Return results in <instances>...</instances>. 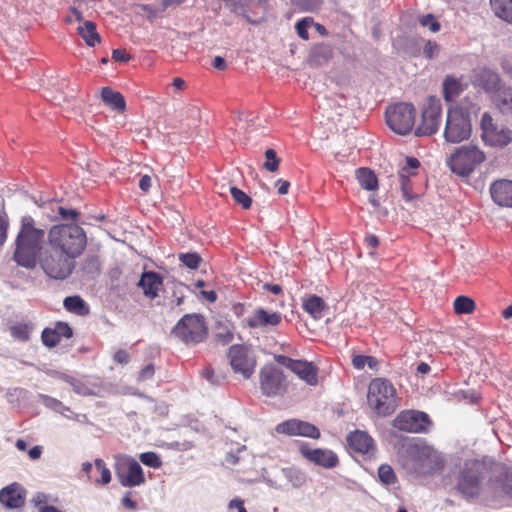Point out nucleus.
<instances>
[{
  "instance_id": "f257e3e1",
  "label": "nucleus",
  "mask_w": 512,
  "mask_h": 512,
  "mask_svg": "<svg viewBox=\"0 0 512 512\" xmlns=\"http://www.w3.org/2000/svg\"><path fill=\"white\" fill-rule=\"evenodd\" d=\"M486 467L476 460L467 461L457 475L456 489L466 500L490 503L499 500L498 482L486 478Z\"/></svg>"
},
{
  "instance_id": "f03ea898",
  "label": "nucleus",
  "mask_w": 512,
  "mask_h": 512,
  "mask_svg": "<svg viewBox=\"0 0 512 512\" xmlns=\"http://www.w3.org/2000/svg\"><path fill=\"white\" fill-rule=\"evenodd\" d=\"M45 234L44 229L36 227L31 216L22 217L14 251V260L18 265L27 269L35 268L37 258L42 252Z\"/></svg>"
},
{
  "instance_id": "7ed1b4c3",
  "label": "nucleus",
  "mask_w": 512,
  "mask_h": 512,
  "mask_svg": "<svg viewBox=\"0 0 512 512\" xmlns=\"http://www.w3.org/2000/svg\"><path fill=\"white\" fill-rule=\"evenodd\" d=\"M49 247L63 251L78 258L84 251L87 238L84 230L76 223H60L53 225L48 233Z\"/></svg>"
},
{
  "instance_id": "20e7f679",
  "label": "nucleus",
  "mask_w": 512,
  "mask_h": 512,
  "mask_svg": "<svg viewBox=\"0 0 512 512\" xmlns=\"http://www.w3.org/2000/svg\"><path fill=\"white\" fill-rule=\"evenodd\" d=\"M409 469L417 475H432L443 470L445 460L440 452L425 442H415L408 446Z\"/></svg>"
},
{
  "instance_id": "39448f33",
  "label": "nucleus",
  "mask_w": 512,
  "mask_h": 512,
  "mask_svg": "<svg viewBox=\"0 0 512 512\" xmlns=\"http://www.w3.org/2000/svg\"><path fill=\"white\" fill-rule=\"evenodd\" d=\"M367 402L369 407L379 416L392 414L397 408L393 385L382 378L372 380L368 387Z\"/></svg>"
},
{
  "instance_id": "423d86ee",
  "label": "nucleus",
  "mask_w": 512,
  "mask_h": 512,
  "mask_svg": "<svg viewBox=\"0 0 512 512\" xmlns=\"http://www.w3.org/2000/svg\"><path fill=\"white\" fill-rule=\"evenodd\" d=\"M38 259L44 273L55 280L68 278L76 263L75 257L49 246L39 254Z\"/></svg>"
},
{
  "instance_id": "0eeeda50",
  "label": "nucleus",
  "mask_w": 512,
  "mask_h": 512,
  "mask_svg": "<svg viewBox=\"0 0 512 512\" xmlns=\"http://www.w3.org/2000/svg\"><path fill=\"white\" fill-rule=\"evenodd\" d=\"M486 160L485 153L474 144L462 145L447 159V165L458 176H469Z\"/></svg>"
},
{
  "instance_id": "6e6552de",
  "label": "nucleus",
  "mask_w": 512,
  "mask_h": 512,
  "mask_svg": "<svg viewBox=\"0 0 512 512\" xmlns=\"http://www.w3.org/2000/svg\"><path fill=\"white\" fill-rule=\"evenodd\" d=\"M172 334L187 345H196L206 339L208 329L202 315L186 314L173 328Z\"/></svg>"
},
{
  "instance_id": "1a4fd4ad",
  "label": "nucleus",
  "mask_w": 512,
  "mask_h": 512,
  "mask_svg": "<svg viewBox=\"0 0 512 512\" xmlns=\"http://www.w3.org/2000/svg\"><path fill=\"white\" fill-rule=\"evenodd\" d=\"M469 113L462 106H451L447 111L444 138L450 143H459L471 135Z\"/></svg>"
},
{
  "instance_id": "9d476101",
  "label": "nucleus",
  "mask_w": 512,
  "mask_h": 512,
  "mask_svg": "<svg viewBox=\"0 0 512 512\" xmlns=\"http://www.w3.org/2000/svg\"><path fill=\"white\" fill-rule=\"evenodd\" d=\"M416 111L412 104L398 103L386 110V123L391 130L400 135L408 134L415 124Z\"/></svg>"
},
{
  "instance_id": "9b49d317",
  "label": "nucleus",
  "mask_w": 512,
  "mask_h": 512,
  "mask_svg": "<svg viewBox=\"0 0 512 512\" xmlns=\"http://www.w3.org/2000/svg\"><path fill=\"white\" fill-rule=\"evenodd\" d=\"M481 138L492 147H504L512 141V131L494 123L493 118L485 112L480 121Z\"/></svg>"
},
{
  "instance_id": "f8f14e48",
  "label": "nucleus",
  "mask_w": 512,
  "mask_h": 512,
  "mask_svg": "<svg viewBox=\"0 0 512 512\" xmlns=\"http://www.w3.org/2000/svg\"><path fill=\"white\" fill-rule=\"evenodd\" d=\"M260 389L267 397L283 395L287 381L283 371L274 365H265L260 370Z\"/></svg>"
},
{
  "instance_id": "ddd939ff",
  "label": "nucleus",
  "mask_w": 512,
  "mask_h": 512,
  "mask_svg": "<svg viewBox=\"0 0 512 512\" xmlns=\"http://www.w3.org/2000/svg\"><path fill=\"white\" fill-rule=\"evenodd\" d=\"M393 426L408 433H426L431 426V420L424 412L407 410L396 416Z\"/></svg>"
},
{
  "instance_id": "4468645a",
  "label": "nucleus",
  "mask_w": 512,
  "mask_h": 512,
  "mask_svg": "<svg viewBox=\"0 0 512 512\" xmlns=\"http://www.w3.org/2000/svg\"><path fill=\"white\" fill-rule=\"evenodd\" d=\"M230 365L235 373H240L244 379H249L254 373L256 359L244 345H233L228 350Z\"/></svg>"
},
{
  "instance_id": "2eb2a0df",
  "label": "nucleus",
  "mask_w": 512,
  "mask_h": 512,
  "mask_svg": "<svg viewBox=\"0 0 512 512\" xmlns=\"http://www.w3.org/2000/svg\"><path fill=\"white\" fill-rule=\"evenodd\" d=\"M441 102L435 97H430L427 105L422 111V120L417 127L415 134L417 136H430L435 134L441 122Z\"/></svg>"
},
{
  "instance_id": "dca6fc26",
  "label": "nucleus",
  "mask_w": 512,
  "mask_h": 512,
  "mask_svg": "<svg viewBox=\"0 0 512 512\" xmlns=\"http://www.w3.org/2000/svg\"><path fill=\"white\" fill-rule=\"evenodd\" d=\"M116 475L124 487L139 486L145 482L142 467L130 457L123 458L117 463Z\"/></svg>"
},
{
  "instance_id": "f3484780",
  "label": "nucleus",
  "mask_w": 512,
  "mask_h": 512,
  "mask_svg": "<svg viewBox=\"0 0 512 512\" xmlns=\"http://www.w3.org/2000/svg\"><path fill=\"white\" fill-rule=\"evenodd\" d=\"M277 363L287 367L294 372L300 379L309 385H316L318 382V368L311 362L304 360H294L285 355H275Z\"/></svg>"
},
{
  "instance_id": "a211bd4d",
  "label": "nucleus",
  "mask_w": 512,
  "mask_h": 512,
  "mask_svg": "<svg viewBox=\"0 0 512 512\" xmlns=\"http://www.w3.org/2000/svg\"><path fill=\"white\" fill-rule=\"evenodd\" d=\"M276 431L289 436H303L313 439L320 437V431L315 425L298 419H290L279 423L276 426Z\"/></svg>"
},
{
  "instance_id": "6ab92c4d",
  "label": "nucleus",
  "mask_w": 512,
  "mask_h": 512,
  "mask_svg": "<svg viewBox=\"0 0 512 512\" xmlns=\"http://www.w3.org/2000/svg\"><path fill=\"white\" fill-rule=\"evenodd\" d=\"M300 453L307 460L324 468H334L338 464V457L331 450L327 449H311L307 444L300 446Z\"/></svg>"
},
{
  "instance_id": "aec40b11",
  "label": "nucleus",
  "mask_w": 512,
  "mask_h": 512,
  "mask_svg": "<svg viewBox=\"0 0 512 512\" xmlns=\"http://www.w3.org/2000/svg\"><path fill=\"white\" fill-rule=\"evenodd\" d=\"M490 194L493 201L503 207H512V181L500 179L490 186Z\"/></svg>"
},
{
  "instance_id": "412c9836",
  "label": "nucleus",
  "mask_w": 512,
  "mask_h": 512,
  "mask_svg": "<svg viewBox=\"0 0 512 512\" xmlns=\"http://www.w3.org/2000/svg\"><path fill=\"white\" fill-rule=\"evenodd\" d=\"M24 501V490L18 483H12L0 491V502L8 508H19Z\"/></svg>"
},
{
  "instance_id": "4be33fe9",
  "label": "nucleus",
  "mask_w": 512,
  "mask_h": 512,
  "mask_svg": "<svg viewBox=\"0 0 512 512\" xmlns=\"http://www.w3.org/2000/svg\"><path fill=\"white\" fill-rule=\"evenodd\" d=\"M282 320V315L278 312H269L263 308L256 309L252 316L248 318V325L252 328L277 326Z\"/></svg>"
},
{
  "instance_id": "5701e85b",
  "label": "nucleus",
  "mask_w": 512,
  "mask_h": 512,
  "mask_svg": "<svg viewBox=\"0 0 512 512\" xmlns=\"http://www.w3.org/2000/svg\"><path fill=\"white\" fill-rule=\"evenodd\" d=\"M475 84L492 95L502 86L499 75L490 69L480 70L476 74Z\"/></svg>"
},
{
  "instance_id": "b1692460",
  "label": "nucleus",
  "mask_w": 512,
  "mask_h": 512,
  "mask_svg": "<svg viewBox=\"0 0 512 512\" xmlns=\"http://www.w3.org/2000/svg\"><path fill=\"white\" fill-rule=\"evenodd\" d=\"M347 442L352 450L361 454H367L374 450L373 439L363 431L350 433L347 438Z\"/></svg>"
},
{
  "instance_id": "393cba45",
  "label": "nucleus",
  "mask_w": 512,
  "mask_h": 512,
  "mask_svg": "<svg viewBox=\"0 0 512 512\" xmlns=\"http://www.w3.org/2000/svg\"><path fill=\"white\" fill-rule=\"evenodd\" d=\"M138 285L142 288L145 296L155 298L162 286V278L155 272H144Z\"/></svg>"
},
{
  "instance_id": "a878e982",
  "label": "nucleus",
  "mask_w": 512,
  "mask_h": 512,
  "mask_svg": "<svg viewBox=\"0 0 512 512\" xmlns=\"http://www.w3.org/2000/svg\"><path fill=\"white\" fill-rule=\"evenodd\" d=\"M492 99L503 114L512 115V88L502 85L492 95Z\"/></svg>"
},
{
  "instance_id": "bb28decb",
  "label": "nucleus",
  "mask_w": 512,
  "mask_h": 512,
  "mask_svg": "<svg viewBox=\"0 0 512 512\" xmlns=\"http://www.w3.org/2000/svg\"><path fill=\"white\" fill-rule=\"evenodd\" d=\"M303 309L314 319H321L328 306L324 300L317 295H310L303 299Z\"/></svg>"
},
{
  "instance_id": "cd10ccee",
  "label": "nucleus",
  "mask_w": 512,
  "mask_h": 512,
  "mask_svg": "<svg viewBox=\"0 0 512 512\" xmlns=\"http://www.w3.org/2000/svg\"><path fill=\"white\" fill-rule=\"evenodd\" d=\"M102 101L118 112H123L126 108V103L123 95L117 91H114L110 87H104L101 91Z\"/></svg>"
},
{
  "instance_id": "c85d7f7f",
  "label": "nucleus",
  "mask_w": 512,
  "mask_h": 512,
  "mask_svg": "<svg viewBox=\"0 0 512 512\" xmlns=\"http://www.w3.org/2000/svg\"><path fill=\"white\" fill-rule=\"evenodd\" d=\"M77 31L85 43L90 47H94L101 41L100 35L96 31V25L92 21H84L83 25H80L77 28Z\"/></svg>"
},
{
  "instance_id": "c756f323",
  "label": "nucleus",
  "mask_w": 512,
  "mask_h": 512,
  "mask_svg": "<svg viewBox=\"0 0 512 512\" xmlns=\"http://www.w3.org/2000/svg\"><path fill=\"white\" fill-rule=\"evenodd\" d=\"M490 4L498 18L512 24V0H490Z\"/></svg>"
},
{
  "instance_id": "7c9ffc66",
  "label": "nucleus",
  "mask_w": 512,
  "mask_h": 512,
  "mask_svg": "<svg viewBox=\"0 0 512 512\" xmlns=\"http://www.w3.org/2000/svg\"><path fill=\"white\" fill-rule=\"evenodd\" d=\"M462 91L463 87L458 79L446 76L443 82V96L446 101L452 102Z\"/></svg>"
},
{
  "instance_id": "2f4dec72",
  "label": "nucleus",
  "mask_w": 512,
  "mask_h": 512,
  "mask_svg": "<svg viewBox=\"0 0 512 512\" xmlns=\"http://www.w3.org/2000/svg\"><path fill=\"white\" fill-rule=\"evenodd\" d=\"M498 482V490L500 492L499 499L503 495L512 498V469H503L498 476L493 479Z\"/></svg>"
},
{
  "instance_id": "473e14b6",
  "label": "nucleus",
  "mask_w": 512,
  "mask_h": 512,
  "mask_svg": "<svg viewBox=\"0 0 512 512\" xmlns=\"http://www.w3.org/2000/svg\"><path fill=\"white\" fill-rule=\"evenodd\" d=\"M64 307L74 314L85 316L89 314V307L80 296H68L64 299Z\"/></svg>"
},
{
  "instance_id": "72a5a7b5",
  "label": "nucleus",
  "mask_w": 512,
  "mask_h": 512,
  "mask_svg": "<svg viewBox=\"0 0 512 512\" xmlns=\"http://www.w3.org/2000/svg\"><path fill=\"white\" fill-rule=\"evenodd\" d=\"M360 186L366 190H376L378 188V180L375 173L369 168H359L356 172Z\"/></svg>"
},
{
  "instance_id": "f704fd0d",
  "label": "nucleus",
  "mask_w": 512,
  "mask_h": 512,
  "mask_svg": "<svg viewBox=\"0 0 512 512\" xmlns=\"http://www.w3.org/2000/svg\"><path fill=\"white\" fill-rule=\"evenodd\" d=\"M332 54L330 46L325 44L317 45L310 53L309 62L314 66L322 65L324 62L331 59Z\"/></svg>"
},
{
  "instance_id": "c9c22d12",
  "label": "nucleus",
  "mask_w": 512,
  "mask_h": 512,
  "mask_svg": "<svg viewBox=\"0 0 512 512\" xmlns=\"http://www.w3.org/2000/svg\"><path fill=\"white\" fill-rule=\"evenodd\" d=\"M52 210L57 211L59 217H54L53 220H61L65 223H76L78 221V217L80 216V213L76 209L72 208H65L61 205H59L57 202H51Z\"/></svg>"
},
{
  "instance_id": "e433bc0d",
  "label": "nucleus",
  "mask_w": 512,
  "mask_h": 512,
  "mask_svg": "<svg viewBox=\"0 0 512 512\" xmlns=\"http://www.w3.org/2000/svg\"><path fill=\"white\" fill-rule=\"evenodd\" d=\"M100 260L97 255L88 254L82 261L81 269L89 277H95L100 272Z\"/></svg>"
},
{
  "instance_id": "4c0bfd02",
  "label": "nucleus",
  "mask_w": 512,
  "mask_h": 512,
  "mask_svg": "<svg viewBox=\"0 0 512 512\" xmlns=\"http://www.w3.org/2000/svg\"><path fill=\"white\" fill-rule=\"evenodd\" d=\"M475 310V302L466 296H459L454 301V311L457 314H470Z\"/></svg>"
},
{
  "instance_id": "58836bf2",
  "label": "nucleus",
  "mask_w": 512,
  "mask_h": 512,
  "mask_svg": "<svg viewBox=\"0 0 512 512\" xmlns=\"http://www.w3.org/2000/svg\"><path fill=\"white\" fill-rule=\"evenodd\" d=\"M378 477L379 480L385 485H392L397 481V477L393 468L387 464H383L379 467Z\"/></svg>"
},
{
  "instance_id": "ea45409f",
  "label": "nucleus",
  "mask_w": 512,
  "mask_h": 512,
  "mask_svg": "<svg viewBox=\"0 0 512 512\" xmlns=\"http://www.w3.org/2000/svg\"><path fill=\"white\" fill-rule=\"evenodd\" d=\"M230 193H231L234 201L237 204L241 205L242 208L249 209L251 207L252 199L244 191L233 186V187H230Z\"/></svg>"
},
{
  "instance_id": "a19ab883",
  "label": "nucleus",
  "mask_w": 512,
  "mask_h": 512,
  "mask_svg": "<svg viewBox=\"0 0 512 512\" xmlns=\"http://www.w3.org/2000/svg\"><path fill=\"white\" fill-rule=\"evenodd\" d=\"M399 181L403 197L407 201L415 199L417 197V194L413 192L411 180L408 179V176L405 173L400 175Z\"/></svg>"
},
{
  "instance_id": "79ce46f5",
  "label": "nucleus",
  "mask_w": 512,
  "mask_h": 512,
  "mask_svg": "<svg viewBox=\"0 0 512 512\" xmlns=\"http://www.w3.org/2000/svg\"><path fill=\"white\" fill-rule=\"evenodd\" d=\"M95 467L100 472V475H101V478L100 479H96L95 483L102 484V485H107L108 483H110V481H111V472L106 467L105 462L102 459L98 458V459L95 460Z\"/></svg>"
},
{
  "instance_id": "37998d69",
  "label": "nucleus",
  "mask_w": 512,
  "mask_h": 512,
  "mask_svg": "<svg viewBox=\"0 0 512 512\" xmlns=\"http://www.w3.org/2000/svg\"><path fill=\"white\" fill-rule=\"evenodd\" d=\"M179 260L190 269H197L202 261L198 253H182Z\"/></svg>"
},
{
  "instance_id": "c03bdc74",
  "label": "nucleus",
  "mask_w": 512,
  "mask_h": 512,
  "mask_svg": "<svg viewBox=\"0 0 512 512\" xmlns=\"http://www.w3.org/2000/svg\"><path fill=\"white\" fill-rule=\"evenodd\" d=\"M266 161L263 167L269 172H275L278 170L280 159L277 157L275 150L267 149L265 151Z\"/></svg>"
},
{
  "instance_id": "a18cd8bd",
  "label": "nucleus",
  "mask_w": 512,
  "mask_h": 512,
  "mask_svg": "<svg viewBox=\"0 0 512 512\" xmlns=\"http://www.w3.org/2000/svg\"><path fill=\"white\" fill-rule=\"evenodd\" d=\"M10 333L11 335L20 341H27L29 340V327L27 324H16L10 327Z\"/></svg>"
},
{
  "instance_id": "49530a36",
  "label": "nucleus",
  "mask_w": 512,
  "mask_h": 512,
  "mask_svg": "<svg viewBox=\"0 0 512 512\" xmlns=\"http://www.w3.org/2000/svg\"><path fill=\"white\" fill-rule=\"evenodd\" d=\"M139 459L144 465L152 468H159L162 465L160 457L155 452L142 453L140 454Z\"/></svg>"
},
{
  "instance_id": "de8ad7c7",
  "label": "nucleus",
  "mask_w": 512,
  "mask_h": 512,
  "mask_svg": "<svg viewBox=\"0 0 512 512\" xmlns=\"http://www.w3.org/2000/svg\"><path fill=\"white\" fill-rule=\"evenodd\" d=\"M41 339H42L43 344L50 348L55 347L60 342V339L56 335L53 328H45L42 331Z\"/></svg>"
},
{
  "instance_id": "09e8293b",
  "label": "nucleus",
  "mask_w": 512,
  "mask_h": 512,
  "mask_svg": "<svg viewBox=\"0 0 512 512\" xmlns=\"http://www.w3.org/2000/svg\"><path fill=\"white\" fill-rule=\"evenodd\" d=\"M56 335L61 340L62 338L69 339L72 337L73 332L71 327L65 322H57L53 327Z\"/></svg>"
},
{
  "instance_id": "8fccbe9b",
  "label": "nucleus",
  "mask_w": 512,
  "mask_h": 512,
  "mask_svg": "<svg viewBox=\"0 0 512 512\" xmlns=\"http://www.w3.org/2000/svg\"><path fill=\"white\" fill-rule=\"evenodd\" d=\"M440 50V46L435 41L429 40L424 46L423 54L428 59H434L439 55Z\"/></svg>"
},
{
  "instance_id": "3c124183",
  "label": "nucleus",
  "mask_w": 512,
  "mask_h": 512,
  "mask_svg": "<svg viewBox=\"0 0 512 512\" xmlns=\"http://www.w3.org/2000/svg\"><path fill=\"white\" fill-rule=\"evenodd\" d=\"M41 399H42V402L45 406L57 411V412H62V410H69V408L65 407L62 402H60L59 400L55 399V398H52L50 396H47V395H41L40 396Z\"/></svg>"
},
{
  "instance_id": "603ef678",
  "label": "nucleus",
  "mask_w": 512,
  "mask_h": 512,
  "mask_svg": "<svg viewBox=\"0 0 512 512\" xmlns=\"http://www.w3.org/2000/svg\"><path fill=\"white\" fill-rule=\"evenodd\" d=\"M419 21L422 26L428 27L431 32H438L440 30V24L432 14L422 16Z\"/></svg>"
},
{
  "instance_id": "864d4df0",
  "label": "nucleus",
  "mask_w": 512,
  "mask_h": 512,
  "mask_svg": "<svg viewBox=\"0 0 512 512\" xmlns=\"http://www.w3.org/2000/svg\"><path fill=\"white\" fill-rule=\"evenodd\" d=\"M312 23L311 19L305 18L296 24V31L300 38L307 40L309 38L308 28Z\"/></svg>"
},
{
  "instance_id": "5fc2aeb1",
  "label": "nucleus",
  "mask_w": 512,
  "mask_h": 512,
  "mask_svg": "<svg viewBox=\"0 0 512 512\" xmlns=\"http://www.w3.org/2000/svg\"><path fill=\"white\" fill-rule=\"evenodd\" d=\"M73 390L80 395L88 396L92 395V390L80 379H76V381L71 385Z\"/></svg>"
},
{
  "instance_id": "6e6d98bb",
  "label": "nucleus",
  "mask_w": 512,
  "mask_h": 512,
  "mask_svg": "<svg viewBox=\"0 0 512 512\" xmlns=\"http://www.w3.org/2000/svg\"><path fill=\"white\" fill-rule=\"evenodd\" d=\"M8 225L9 222L6 213H0V246L5 242L7 238Z\"/></svg>"
},
{
  "instance_id": "4d7b16f0",
  "label": "nucleus",
  "mask_w": 512,
  "mask_h": 512,
  "mask_svg": "<svg viewBox=\"0 0 512 512\" xmlns=\"http://www.w3.org/2000/svg\"><path fill=\"white\" fill-rule=\"evenodd\" d=\"M294 3L304 10H314L321 4V0H293Z\"/></svg>"
},
{
  "instance_id": "13d9d810",
  "label": "nucleus",
  "mask_w": 512,
  "mask_h": 512,
  "mask_svg": "<svg viewBox=\"0 0 512 512\" xmlns=\"http://www.w3.org/2000/svg\"><path fill=\"white\" fill-rule=\"evenodd\" d=\"M202 376L214 385L220 384L221 379L223 378L221 376L215 375V371L210 367H207L202 371Z\"/></svg>"
},
{
  "instance_id": "bf43d9fd",
  "label": "nucleus",
  "mask_w": 512,
  "mask_h": 512,
  "mask_svg": "<svg viewBox=\"0 0 512 512\" xmlns=\"http://www.w3.org/2000/svg\"><path fill=\"white\" fill-rule=\"evenodd\" d=\"M155 369L153 364H148L140 372L138 376L139 381H145L151 379L154 375Z\"/></svg>"
},
{
  "instance_id": "052dcab7",
  "label": "nucleus",
  "mask_w": 512,
  "mask_h": 512,
  "mask_svg": "<svg viewBox=\"0 0 512 512\" xmlns=\"http://www.w3.org/2000/svg\"><path fill=\"white\" fill-rule=\"evenodd\" d=\"M113 358L114 361L122 365L127 364L130 361V355L124 349H119L118 351H116Z\"/></svg>"
},
{
  "instance_id": "680f3d73",
  "label": "nucleus",
  "mask_w": 512,
  "mask_h": 512,
  "mask_svg": "<svg viewBox=\"0 0 512 512\" xmlns=\"http://www.w3.org/2000/svg\"><path fill=\"white\" fill-rule=\"evenodd\" d=\"M112 58L118 62H126L130 59V56L124 49H115L112 52Z\"/></svg>"
},
{
  "instance_id": "e2e57ef3",
  "label": "nucleus",
  "mask_w": 512,
  "mask_h": 512,
  "mask_svg": "<svg viewBox=\"0 0 512 512\" xmlns=\"http://www.w3.org/2000/svg\"><path fill=\"white\" fill-rule=\"evenodd\" d=\"M73 18L78 21V22H82L83 21V15H82V12L76 8V7H71L70 8V15H68L66 17V22L67 23H71L73 21Z\"/></svg>"
},
{
  "instance_id": "0e129e2a",
  "label": "nucleus",
  "mask_w": 512,
  "mask_h": 512,
  "mask_svg": "<svg viewBox=\"0 0 512 512\" xmlns=\"http://www.w3.org/2000/svg\"><path fill=\"white\" fill-rule=\"evenodd\" d=\"M367 360H368V356L356 355L352 359V364L356 369H363L366 366Z\"/></svg>"
},
{
  "instance_id": "69168bd1",
  "label": "nucleus",
  "mask_w": 512,
  "mask_h": 512,
  "mask_svg": "<svg viewBox=\"0 0 512 512\" xmlns=\"http://www.w3.org/2000/svg\"><path fill=\"white\" fill-rule=\"evenodd\" d=\"M131 492H127L125 496L122 498V504L124 507L130 509V510H136L137 509V503L136 501L131 499Z\"/></svg>"
},
{
  "instance_id": "338daca9",
  "label": "nucleus",
  "mask_w": 512,
  "mask_h": 512,
  "mask_svg": "<svg viewBox=\"0 0 512 512\" xmlns=\"http://www.w3.org/2000/svg\"><path fill=\"white\" fill-rule=\"evenodd\" d=\"M276 186L278 187L279 194L285 195V194L288 193V190H289V187H290V183L288 181H286V180L279 179L276 182Z\"/></svg>"
},
{
  "instance_id": "774afa93",
  "label": "nucleus",
  "mask_w": 512,
  "mask_h": 512,
  "mask_svg": "<svg viewBox=\"0 0 512 512\" xmlns=\"http://www.w3.org/2000/svg\"><path fill=\"white\" fill-rule=\"evenodd\" d=\"M229 508L230 509L236 508L238 510V512H247L245 507H244L243 501L240 500V499H233V500H231L230 503H229Z\"/></svg>"
}]
</instances>
